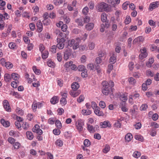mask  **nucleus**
I'll use <instances>...</instances> for the list:
<instances>
[{"label":"nucleus","instance_id":"c03bdc74","mask_svg":"<svg viewBox=\"0 0 159 159\" xmlns=\"http://www.w3.org/2000/svg\"><path fill=\"white\" fill-rule=\"evenodd\" d=\"M84 144L85 147H88L90 146L91 143L88 139H85L84 141Z\"/></svg>","mask_w":159,"mask_h":159},{"label":"nucleus","instance_id":"37998d69","mask_svg":"<svg viewBox=\"0 0 159 159\" xmlns=\"http://www.w3.org/2000/svg\"><path fill=\"white\" fill-rule=\"evenodd\" d=\"M6 3L4 1L2 0H0V9L3 10L4 9V6Z\"/></svg>","mask_w":159,"mask_h":159},{"label":"nucleus","instance_id":"e433bc0d","mask_svg":"<svg viewBox=\"0 0 159 159\" xmlns=\"http://www.w3.org/2000/svg\"><path fill=\"white\" fill-rule=\"evenodd\" d=\"M54 33L56 34H58L60 36L63 38L66 35V34L65 33L60 32V31L58 30H56L55 31Z\"/></svg>","mask_w":159,"mask_h":159},{"label":"nucleus","instance_id":"0e129e2a","mask_svg":"<svg viewBox=\"0 0 159 159\" xmlns=\"http://www.w3.org/2000/svg\"><path fill=\"white\" fill-rule=\"evenodd\" d=\"M58 114L59 115H61L64 113V110L62 108H59L57 110Z\"/></svg>","mask_w":159,"mask_h":159},{"label":"nucleus","instance_id":"de8ad7c7","mask_svg":"<svg viewBox=\"0 0 159 159\" xmlns=\"http://www.w3.org/2000/svg\"><path fill=\"white\" fill-rule=\"evenodd\" d=\"M130 84L134 85L136 83V80L135 79L132 77H130L128 80Z\"/></svg>","mask_w":159,"mask_h":159},{"label":"nucleus","instance_id":"2f4dec72","mask_svg":"<svg viewBox=\"0 0 159 159\" xmlns=\"http://www.w3.org/2000/svg\"><path fill=\"white\" fill-rule=\"evenodd\" d=\"M4 80L6 82H10L11 80V78L10 75L8 74H6L4 76Z\"/></svg>","mask_w":159,"mask_h":159},{"label":"nucleus","instance_id":"f03ea898","mask_svg":"<svg viewBox=\"0 0 159 159\" xmlns=\"http://www.w3.org/2000/svg\"><path fill=\"white\" fill-rule=\"evenodd\" d=\"M108 82L106 81H103L102 83L103 86V89L102 90V92L104 95H108L111 93L112 89L109 88L107 86Z\"/></svg>","mask_w":159,"mask_h":159},{"label":"nucleus","instance_id":"c85d7f7f","mask_svg":"<svg viewBox=\"0 0 159 159\" xmlns=\"http://www.w3.org/2000/svg\"><path fill=\"white\" fill-rule=\"evenodd\" d=\"M55 125L58 129H61L62 127V125L61 122L58 120H57L55 121Z\"/></svg>","mask_w":159,"mask_h":159},{"label":"nucleus","instance_id":"a211bd4d","mask_svg":"<svg viewBox=\"0 0 159 159\" xmlns=\"http://www.w3.org/2000/svg\"><path fill=\"white\" fill-rule=\"evenodd\" d=\"M37 26L38 27V31L39 32H41L43 30V25L41 21H39L37 23Z\"/></svg>","mask_w":159,"mask_h":159},{"label":"nucleus","instance_id":"bf43d9fd","mask_svg":"<svg viewBox=\"0 0 159 159\" xmlns=\"http://www.w3.org/2000/svg\"><path fill=\"white\" fill-rule=\"evenodd\" d=\"M8 141L11 144H14L15 142V140L13 138L9 137L7 139Z\"/></svg>","mask_w":159,"mask_h":159},{"label":"nucleus","instance_id":"0eeeda50","mask_svg":"<svg viewBox=\"0 0 159 159\" xmlns=\"http://www.w3.org/2000/svg\"><path fill=\"white\" fill-rule=\"evenodd\" d=\"M159 6V1H156L151 3L149 6L148 7V10L149 11H152L153 10V9L158 7Z\"/></svg>","mask_w":159,"mask_h":159},{"label":"nucleus","instance_id":"e2e57ef3","mask_svg":"<svg viewBox=\"0 0 159 159\" xmlns=\"http://www.w3.org/2000/svg\"><path fill=\"white\" fill-rule=\"evenodd\" d=\"M91 107L94 110L96 109H97V107H99L97 106L96 103L94 102H91Z\"/></svg>","mask_w":159,"mask_h":159},{"label":"nucleus","instance_id":"9b49d317","mask_svg":"<svg viewBox=\"0 0 159 159\" xmlns=\"http://www.w3.org/2000/svg\"><path fill=\"white\" fill-rule=\"evenodd\" d=\"M3 107L5 110L8 112L11 111V109L9 103L7 100H5L3 102Z\"/></svg>","mask_w":159,"mask_h":159},{"label":"nucleus","instance_id":"69168bd1","mask_svg":"<svg viewBox=\"0 0 159 159\" xmlns=\"http://www.w3.org/2000/svg\"><path fill=\"white\" fill-rule=\"evenodd\" d=\"M60 129H54L53 130V133L56 135H59L60 134L61 132Z\"/></svg>","mask_w":159,"mask_h":159},{"label":"nucleus","instance_id":"6e6552de","mask_svg":"<svg viewBox=\"0 0 159 159\" xmlns=\"http://www.w3.org/2000/svg\"><path fill=\"white\" fill-rule=\"evenodd\" d=\"M32 131L39 135H41L43 133L42 130L40 129L39 126L38 124L35 125L32 129Z\"/></svg>","mask_w":159,"mask_h":159},{"label":"nucleus","instance_id":"603ef678","mask_svg":"<svg viewBox=\"0 0 159 159\" xmlns=\"http://www.w3.org/2000/svg\"><path fill=\"white\" fill-rule=\"evenodd\" d=\"M37 104L36 102L34 101L32 105V107L33 110L34 111H36V109L37 108Z\"/></svg>","mask_w":159,"mask_h":159},{"label":"nucleus","instance_id":"7ed1b4c3","mask_svg":"<svg viewBox=\"0 0 159 159\" xmlns=\"http://www.w3.org/2000/svg\"><path fill=\"white\" fill-rule=\"evenodd\" d=\"M76 129L79 133H81L83 129L84 122L81 119L78 120L75 123Z\"/></svg>","mask_w":159,"mask_h":159},{"label":"nucleus","instance_id":"7c9ffc66","mask_svg":"<svg viewBox=\"0 0 159 159\" xmlns=\"http://www.w3.org/2000/svg\"><path fill=\"white\" fill-rule=\"evenodd\" d=\"M95 62L97 64V66L100 64L102 65V64H101V63L102 62V60L101 58L97 57L95 59Z\"/></svg>","mask_w":159,"mask_h":159},{"label":"nucleus","instance_id":"6e6d98bb","mask_svg":"<svg viewBox=\"0 0 159 159\" xmlns=\"http://www.w3.org/2000/svg\"><path fill=\"white\" fill-rule=\"evenodd\" d=\"M22 126L24 129L27 130L29 127V124L26 122H24L22 125Z\"/></svg>","mask_w":159,"mask_h":159},{"label":"nucleus","instance_id":"dca6fc26","mask_svg":"<svg viewBox=\"0 0 159 159\" xmlns=\"http://www.w3.org/2000/svg\"><path fill=\"white\" fill-rule=\"evenodd\" d=\"M59 101V98L57 96H54L50 100V102L53 104L57 103Z\"/></svg>","mask_w":159,"mask_h":159},{"label":"nucleus","instance_id":"680f3d73","mask_svg":"<svg viewBox=\"0 0 159 159\" xmlns=\"http://www.w3.org/2000/svg\"><path fill=\"white\" fill-rule=\"evenodd\" d=\"M8 46L10 48L14 49L16 47V44L14 43L11 42L9 43Z\"/></svg>","mask_w":159,"mask_h":159},{"label":"nucleus","instance_id":"f257e3e1","mask_svg":"<svg viewBox=\"0 0 159 159\" xmlns=\"http://www.w3.org/2000/svg\"><path fill=\"white\" fill-rule=\"evenodd\" d=\"M96 8L97 11L100 12H102L103 11L109 12L111 11V9L109 7L108 4L104 2L98 4Z\"/></svg>","mask_w":159,"mask_h":159},{"label":"nucleus","instance_id":"4d7b16f0","mask_svg":"<svg viewBox=\"0 0 159 159\" xmlns=\"http://www.w3.org/2000/svg\"><path fill=\"white\" fill-rule=\"evenodd\" d=\"M84 97L83 95H80L77 99V101L78 102H81L84 101Z\"/></svg>","mask_w":159,"mask_h":159},{"label":"nucleus","instance_id":"ea45409f","mask_svg":"<svg viewBox=\"0 0 159 159\" xmlns=\"http://www.w3.org/2000/svg\"><path fill=\"white\" fill-rule=\"evenodd\" d=\"M146 75L148 76L153 77L154 74L153 71H152L150 70H147L146 72Z\"/></svg>","mask_w":159,"mask_h":159},{"label":"nucleus","instance_id":"5fc2aeb1","mask_svg":"<svg viewBox=\"0 0 159 159\" xmlns=\"http://www.w3.org/2000/svg\"><path fill=\"white\" fill-rule=\"evenodd\" d=\"M57 47L56 45L52 46L50 48V51L53 53H55L56 52Z\"/></svg>","mask_w":159,"mask_h":159},{"label":"nucleus","instance_id":"aec40b11","mask_svg":"<svg viewBox=\"0 0 159 159\" xmlns=\"http://www.w3.org/2000/svg\"><path fill=\"white\" fill-rule=\"evenodd\" d=\"M116 55L113 53L109 59V62L112 64L114 63L116 61Z\"/></svg>","mask_w":159,"mask_h":159},{"label":"nucleus","instance_id":"8fccbe9b","mask_svg":"<svg viewBox=\"0 0 159 159\" xmlns=\"http://www.w3.org/2000/svg\"><path fill=\"white\" fill-rule=\"evenodd\" d=\"M131 21V19L129 16H127L126 17V18L125 20V24L127 25Z\"/></svg>","mask_w":159,"mask_h":159},{"label":"nucleus","instance_id":"423d86ee","mask_svg":"<svg viewBox=\"0 0 159 159\" xmlns=\"http://www.w3.org/2000/svg\"><path fill=\"white\" fill-rule=\"evenodd\" d=\"M72 51L71 50L67 49L64 52L63 58L64 60L66 61L70 57L72 54Z\"/></svg>","mask_w":159,"mask_h":159},{"label":"nucleus","instance_id":"39448f33","mask_svg":"<svg viewBox=\"0 0 159 159\" xmlns=\"http://www.w3.org/2000/svg\"><path fill=\"white\" fill-rule=\"evenodd\" d=\"M87 129L90 133H93L97 131L99 128L98 125H96L94 127L91 125L87 124Z\"/></svg>","mask_w":159,"mask_h":159},{"label":"nucleus","instance_id":"4be33fe9","mask_svg":"<svg viewBox=\"0 0 159 159\" xmlns=\"http://www.w3.org/2000/svg\"><path fill=\"white\" fill-rule=\"evenodd\" d=\"M94 24L92 23H89L86 25L85 27L86 29L88 30H91L94 27Z\"/></svg>","mask_w":159,"mask_h":159},{"label":"nucleus","instance_id":"1a4fd4ad","mask_svg":"<svg viewBox=\"0 0 159 159\" xmlns=\"http://www.w3.org/2000/svg\"><path fill=\"white\" fill-rule=\"evenodd\" d=\"M141 52L139 55V58L141 59H143L147 56V53L146 52V49L145 48H143L140 50Z\"/></svg>","mask_w":159,"mask_h":159},{"label":"nucleus","instance_id":"b1692460","mask_svg":"<svg viewBox=\"0 0 159 159\" xmlns=\"http://www.w3.org/2000/svg\"><path fill=\"white\" fill-rule=\"evenodd\" d=\"M110 150V147L109 145L106 144L104 148L102 149V152L104 153H107Z\"/></svg>","mask_w":159,"mask_h":159},{"label":"nucleus","instance_id":"13d9d810","mask_svg":"<svg viewBox=\"0 0 159 159\" xmlns=\"http://www.w3.org/2000/svg\"><path fill=\"white\" fill-rule=\"evenodd\" d=\"M120 100L123 102H126L127 100V97L125 95L123 94L121 95L120 98Z\"/></svg>","mask_w":159,"mask_h":159},{"label":"nucleus","instance_id":"a18cd8bd","mask_svg":"<svg viewBox=\"0 0 159 159\" xmlns=\"http://www.w3.org/2000/svg\"><path fill=\"white\" fill-rule=\"evenodd\" d=\"M154 62V59L153 58H151L149 59V61L146 63V65L148 67H150L151 66V65Z\"/></svg>","mask_w":159,"mask_h":159},{"label":"nucleus","instance_id":"4468645a","mask_svg":"<svg viewBox=\"0 0 159 159\" xmlns=\"http://www.w3.org/2000/svg\"><path fill=\"white\" fill-rule=\"evenodd\" d=\"M81 93V91L80 90H77L76 91H75L71 90L70 92V94L74 97H75L78 96Z\"/></svg>","mask_w":159,"mask_h":159},{"label":"nucleus","instance_id":"473e14b6","mask_svg":"<svg viewBox=\"0 0 159 159\" xmlns=\"http://www.w3.org/2000/svg\"><path fill=\"white\" fill-rule=\"evenodd\" d=\"M101 20L102 22H106L107 20L106 14L105 13H103L101 15Z\"/></svg>","mask_w":159,"mask_h":159},{"label":"nucleus","instance_id":"f704fd0d","mask_svg":"<svg viewBox=\"0 0 159 159\" xmlns=\"http://www.w3.org/2000/svg\"><path fill=\"white\" fill-rule=\"evenodd\" d=\"M148 108V106L146 104H143L141 105L140 110L141 111H146Z\"/></svg>","mask_w":159,"mask_h":159},{"label":"nucleus","instance_id":"c756f323","mask_svg":"<svg viewBox=\"0 0 159 159\" xmlns=\"http://www.w3.org/2000/svg\"><path fill=\"white\" fill-rule=\"evenodd\" d=\"M135 138L136 140L143 142V137L140 134H137L135 136Z\"/></svg>","mask_w":159,"mask_h":159},{"label":"nucleus","instance_id":"58836bf2","mask_svg":"<svg viewBox=\"0 0 159 159\" xmlns=\"http://www.w3.org/2000/svg\"><path fill=\"white\" fill-rule=\"evenodd\" d=\"M4 66L7 69H11L12 68L13 65L10 62L7 61Z\"/></svg>","mask_w":159,"mask_h":159},{"label":"nucleus","instance_id":"3c124183","mask_svg":"<svg viewBox=\"0 0 159 159\" xmlns=\"http://www.w3.org/2000/svg\"><path fill=\"white\" fill-rule=\"evenodd\" d=\"M134 63L133 62H130L128 65L129 69L132 71L134 68Z\"/></svg>","mask_w":159,"mask_h":159},{"label":"nucleus","instance_id":"bb28decb","mask_svg":"<svg viewBox=\"0 0 159 159\" xmlns=\"http://www.w3.org/2000/svg\"><path fill=\"white\" fill-rule=\"evenodd\" d=\"M42 58L43 59L48 58L49 54L48 51H45L44 52H41Z\"/></svg>","mask_w":159,"mask_h":159},{"label":"nucleus","instance_id":"f8f14e48","mask_svg":"<svg viewBox=\"0 0 159 159\" xmlns=\"http://www.w3.org/2000/svg\"><path fill=\"white\" fill-rule=\"evenodd\" d=\"M94 112L95 114L98 116H103L104 115V113L101 110L100 107H97L94 110Z\"/></svg>","mask_w":159,"mask_h":159},{"label":"nucleus","instance_id":"a878e982","mask_svg":"<svg viewBox=\"0 0 159 159\" xmlns=\"http://www.w3.org/2000/svg\"><path fill=\"white\" fill-rule=\"evenodd\" d=\"M47 64L48 66L51 67H54L55 66V63L51 59L48 61Z\"/></svg>","mask_w":159,"mask_h":159},{"label":"nucleus","instance_id":"79ce46f5","mask_svg":"<svg viewBox=\"0 0 159 159\" xmlns=\"http://www.w3.org/2000/svg\"><path fill=\"white\" fill-rule=\"evenodd\" d=\"M53 3L56 6H58L63 3L62 0H53Z\"/></svg>","mask_w":159,"mask_h":159},{"label":"nucleus","instance_id":"4c0bfd02","mask_svg":"<svg viewBox=\"0 0 159 159\" xmlns=\"http://www.w3.org/2000/svg\"><path fill=\"white\" fill-rule=\"evenodd\" d=\"M76 22L77 23L78 25L80 26L83 25V22L82 21V19L81 18L75 20Z\"/></svg>","mask_w":159,"mask_h":159},{"label":"nucleus","instance_id":"c9c22d12","mask_svg":"<svg viewBox=\"0 0 159 159\" xmlns=\"http://www.w3.org/2000/svg\"><path fill=\"white\" fill-rule=\"evenodd\" d=\"M33 70L34 72L37 75H39L41 74V71L39 70L37 68L36 66H33Z\"/></svg>","mask_w":159,"mask_h":159},{"label":"nucleus","instance_id":"774afa93","mask_svg":"<svg viewBox=\"0 0 159 159\" xmlns=\"http://www.w3.org/2000/svg\"><path fill=\"white\" fill-rule=\"evenodd\" d=\"M89 11V8L88 7H85L83 9L82 12L85 15L87 14Z\"/></svg>","mask_w":159,"mask_h":159},{"label":"nucleus","instance_id":"6ab92c4d","mask_svg":"<svg viewBox=\"0 0 159 159\" xmlns=\"http://www.w3.org/2000/svg\"><path fill=\"white\" fill-rule=\"evenodd\" d=\"M26 135L27 138L30 140H32L34 138V136L31 132L27 131L26 132Z\"/></svg>","mask_w":159,"mask_h":159},{"label":"nucleus","instance_id":"49530a36","mask_svg":"<svg viewBox=\"0 0 159 159\" xmlns=\"http://www.w3.org/2000/svg\"><path fill=\"white\" fill-rule=\"evenodd\" d=\"M13 144V147L15 149H18L20 146V143L18 142H15L14 144Z\"/></svg>","mask_w":159,"mask_h":159},{"label":"nucleus","instance_id":"cd10ccee","mask_svg":"<svg viewBox=\"0 0 159 159\" xmlns=\"http://www.w3.org/2000/svg\"><path fill=\"white\" fill-rule=\"evenodd\" d=\"M19 82L18 80H15L11 83V86L14 88H16L18 85Z\"/></svg>","mask_w":159,"mask_h":159},{"label":"nucleus","instance_id":"864d4df0","mask_svg":"<svg viewBox=\"0 0 159 159\" xmlns=\"http://www.w3.org/2000/svg\"><path fill=\"white\" fill-rule=\"evenodd\" d=\"M129 4V2H124L122 5L123 9L124 10H126Z\"/></svg>","mask_w":159,"mask_h":159},{"label":"nucleus","instance_id":"052dcab7","mask_svg":"<svg viewBox=\"0 0 159 159\" xmlns=\"http://www.w3.org/2000/svg\"><path fill=\"white\" fill-rule=\"evenodd\" d=\"M87 68L90 70H93L94 68V66L93 63H89L87 65Z\"/></svg>","mask_w":159,"mask_h":159},{"label":"nucleus","instance_id":"a19ab883","mask_svg":"<svg viewBox=\"0 0 159 159\" xmlns=\"http://www.w3.org/2000/svg\"><path fill=\"white\" fill-rule=\"evenodd\" d=\"M55 144L57 146L61 147L63 145V143L61 140L57 139L55 142Z\"/></svg>","mask_w":159,"mask_h":159},{"label":"nucleus","instance_id":"09e8293b","mask_svg":"<svg viewBox=\"0 0 159 159\" xmlns=\"http://www.w3.org/2000/svg\"><path fill=\"white\" fill-rule=\"evenodd\" d=\"M16 112L18 114L21 116L23 114V110L20 108L19 107H17L16 110Z\"/></svg>","mask_w":159,"mask_h":159},{"label":"nucleus","instance_id":"f3484780","mask_svg":"<svg viewBox=\"0 0 159 159\" xmlns=\"http://www.w3.org/2000/svg\"><path fill=\"white\" fill-rule=\"evenodd\" d=\"M1 124L6 127H8L10 125V123L8 121H6L3 119H2L0 120Z\"/></svg>","mask_w":159,"mask_h":159},{"label":"nucleus","instance_id":"338daca9","mask_svg":"<svg viewBox=\"0 0 159 159\" xmlns=\"http://www.w3.org/2000/svg\"><path fill=\"white\" fill-rule=\"evenodd\" d=\"M75 43V40L74 39H71L69 40L68 42V45L70 47L73 46V44Z\"/></svg>","mask_w":159,"mask_h":159},{"label":"nucleus","instance_id":"9d476101","mask_svg":"<svg viewBox=\"0 0 159 159\" xmlns=\"http://www.w3.org/2000/svg\"><path fill=\"white\" fill-rule=\"evenodd\" d=\"M100 124L101 128H106L107 127L111 128V126L110 122L107 120L101 122Z\"/></svg>","mask_w":159,"mask_h":159},{"label":"nucleus","instance_id":"72a5a7b5","mask_svg":"<svg viewBox=\"0 0 159 159\" xmlns=\"http://www.w3.org/2000/svg\"><path fill=\"white\" fill-rule=\"evenodd\" d=\"M141 155V153L138 151H134L133 154V157L135 158L139 157Z\"/></svg>","mask_w":159,"mask_h":159},{"label":"nucleus","instance_id":"393cba45","mask_svg":"<svg viewBox=\"0 0 159 159\" xmlns=\"http://www.w3.org/2000/svg\"><path fill=\"white\" fill-rule=\"evenodd\" d=\"M132 138V135L131 133L127 134L125 136V140L128 142L130 141Z\"/></svg>","mask_w":159,"mask_h":159},{"label":"nucleus","instance_id":"20e7f679","mask_svg":"<svg viewBox=\"0 0 159 159\" xmlns=\"http://www.w3.org/2000/svg\"><path fill=\"white\" fill-rule=\"evenodd\" d=\"M57 40L58 43L56 45L57 47L60 49H62L64 47V42L65 41V39L63 38L61 39L58 38L57 39Z\"/></svg>","mask_w":159,"mask_h":159},{"label":"nucleus","instance_id":"ddd939ff","mask_svg":"<svg viewBox=\"0 0 159 159\" xmlns=\"http://www.w3.org/2000/svg\"><path fill=\"white\" fill-rule=\"evenodd\" d=\"M144 40V39L142 36H139L135 39L133 41V44H135L137 43L143 42Z\"/></svg>","mask_w":159,"mask_h":159},{"label":"nucleus","instance_id":"2eb2a0df","mask_svg":"<svg viewBox=\"0 0 159 159\" xmlns=\"http://www.w3.org/2000/svg\"><path fill=\"white\" fill-rule=\"evenodd\" d=\"M80 87V85L77 82H73L71 85V87L73 90L76 91Z\"/></svg>","mask_w":159,"mask_h":159},{"label":"nucleus","instance_id":"412c9836","mask_svg":"<svg viewBox=\"0 0 159 159\" xmlns=\"http://www.w3.org/2000/svg\"><path fill=\"white\" fill-rule=\"evenodd\" d=\"M11 78L15 80H18L20 78V76L17 74L14 73H12L11 75Z\"/></svg>","mask_w":159,"mask_h":159},{"label":"nucleus","instance_id":"5701e85b","mask_svg":"<svg viewBox=\"0 0 159 159\" xmlns=\"http://www.w3.org/2000/svg\"><path fill=\"white\" fill-rule=\"evenodd\" d=\"M92 111L89 109L87 110H82V114L84 115H89L91 114Z\"/></svg>","mask_w":159,"mask_h":159}]
</instances>
